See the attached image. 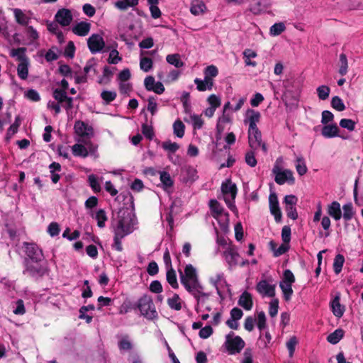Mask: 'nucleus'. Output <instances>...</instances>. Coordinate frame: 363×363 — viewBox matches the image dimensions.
I'll list each match as a JSON object with an SVG mask.
<instances>
[{
  "mask_svg": "<svg viewBox=\"0 0 363 363\" xmlns=\"http://www.w3.org/2000/svg\"><path fill=\"white\" fill-rule=\"evenodd\" d=\"M340 126L350 132L354 130L356 122L349 118H342L340 121Z\"/></svg>",
  "mask_w": 363,
  "mask_h": 363,
  "instance_id": "nucleus-55",
  "label": "nucleus"
},
{
  "mask_svg": "<svg viewBox=\"0 0 363 363\" xmlns=\"http://www.w3.org/2000/svg\"><path fill=\"white\" fill-rule=\"evenodd\" d=\"M224 257L230 266H235L240 263V255L235 246L228 244L224 250Z\"/></svg>",
  "mask_w": 363,
  "mask_h": 363,
  "instance_id": "nucleus-14",
  "label": "nucleus"
},
{
  "mask_svg": "<svg viewBox=\"0 0 363 363\" xmlns=\"http://www.w3.org/2000/svg\"><path fill=\"white\" fill-rule=\"evenodd\" d=\"M189 293H190L197 301V306L196 308V311L198 313L201 311L204 306V303L209 298L210 294L203 291L202 286L199 287V289H195L189 291Z\"/></svg>",
  "mask_w": 363,
  "mask_h": 363,
  "instance_id": "nucleus-15",
  "label": "nucleus"
},
{
  "mask_svg": "<svg viewBox=\"0 0 363 363\" xmlns=\"http://www.w3.org/2000/svg\"><path fill=\"white\" fill-rule=\"evenodd\" d=\"M180 280L188 292L201 286L199 281L196 269L190 264L186 265L184 272H180Z\"/></svg>",
  "mask_w": 363,
  "mask_h": 363,
  "instance_id": "nucleus-2",
  "label": "nucleus"
},
{
  "mask_svg": "<svg viewBox=\"0 0 363 363\" xmlns=\"http://www.w3.org/2000/svg\"><path fill=\"white\" fill-rule=\"evenodd\" d=\"M261 113L255 109L248 108L246 110L244 116V124L248 125V128H257V124L259 123Z\"/></svg>",
  "mask_w": 363,
  "mask_h": 363,
  "instance_id": "nucleus-13",
  "label": "nucleus"
},
{
  "mask_svg": "<svg viewBox=\"0 0 363 363\" xmlns=\"http://www.w3.org/2000/svg\"><path fill=\"white\" fill-rule=\"evenodd\" d=\"M138 220L133 211L125 210L120 211L118 219L113 224V233L127 236L138 228Z\"/></svg>",
  "mask_w": 363,
  "mask_h": 363,
  "instance_id": "nucleus-1",
  "label": "nucleus"
},
{
  "mask_svg": "<svg viewBox=\"0 0 363 363\" xmlns=\"http://www.w3.org/2000/svg\"><path fill=\"white\" fill-rule=\"evenodd\" d=\"M185 131V125L180 120H177L173 123V132L179 138H183Z\"/></svg>",
  "mask_w": 363,
  "mask_h": 363,
  "instance_id": "nucleus-47",
  "label": "nucleus"
},
{
  "mask_svg": "<svg viewBox=\"0 0 363 363\" xmlns=\"http://www.w3.org/2000/svg\"><path fill=\"white\" fill-rule=\"evenodd\" d=\"M166 60L169 64L174 66L176 68H181L184 65L179 54L168 55L166 57Z\"/></svg>",
  "mask_w": 363,
  "mask_h": 363,
  "instance_id": "nucleus-44",
  "label": "nucleus"
},
{
  "mask_svg": "<svg viewBox=\"0 0 363 363\" xmlns=\"http://www.w3.org/2000/svg\"><path fill=\"white\" fill-rule=\"evenodd\" d=\"M118 347L121 351H129L132 348V342L128 336H123L118 341Z\"/></svg>",
  "mask_w": 363,
  "mask_h": 363,
  "instance_id": "nucleus-53",
  "label": "nucleus"
},
{
  "mask_svg": "<svg viewBox=\"0 0 363 363\" xmlns=\"http://www.w3.org/2000/svg\"><path fill=\"white\" fill-rule=\"evenodd\" d=\"M87 45L91 53H98L103 50L105 42L99 34H92L87 40Z\"/></svg>",
  "mask_w": 363,
  "mask_h": 363,
  "instance_id": "nucleus-12",
  "label": "nucleus"
},
{
  "mask_svg": "<svg viewBox=\"0 0 363 363\" xmlns=\"http://www.w3.org/2000/svg\"><path fill=\"white\" fill-rule=\"evenodd\" d=\"M91 29V23L86 21L77 23L72 27V32L79 36H86Z\"/></svg>",
  "mask_w": 363,
  "mask_h": 363,
  "instance_id": "nucleus-25",
  "label": "nucleus"
},
{
  "mask_svg": "<svg viewBox=\"0 0 363 363\" xmlns=\"http://www.w3.org/2000/svg\"><path fill=\"white\" fill-rule=\"evenodd\" d=\"M138 308L147 319L153 320L157 317L155 304L149 296L145 295L138 300Z\"/></svg>",
  "mask_w": 363,
  "mask_h": 363,
  "instance_id": "nucleus-6",
  "label": "nucleus"
},
{
  "mask_svg": "<svg viewBox=\"0 0 363 363\" xmlns=\"http://www.w3.org/2000/svg\"><path fill=\"white\" fill-rule=\"evenodd\" d=\"M232 121L231 116L227 113H223L222 116L218 118L216 128L219 133H222L226 124L230 123Z\"/></svg>",
  "mask_w": 363,
  "mask_h": 363,
  "instance_id": "nucleus-38",
  "label": "nucleus"
},
{
  "mask_svg": "<svg viewBox=\"0 0 363 363\" xmlns=\"http://www.w3.org/2000/svg\"><path fill=\"white\" fill-rule=\"evenodd\" d=\"M240 363H255L253 360V352L252 349L247 348L243 352Z\"/></svg>",
  "mask_w": 363,
  "mask_h": 363,
  "instance_id": "nucleus-64",
  "label": "nucleus"
},
{
  "mask_svg": "<svg viewBox=\"0 0 363 363\" xmlns=\"http://www.w3.org/2000/svg\"><path fill=\"white\" fill-rule=\"evenodd\" d=\"M295 282V277L289 269L284 272L282 280L279 283V287L281 289L284 299L286 301L291 300L293 295L292 284Z\"/></svg>",
  "mask_w": 363,
  "mask_h": 363,
  "instance_id": "nucleus-8",
  "label": "nucleus"
},
{
  "mask_svg": "<svg viewBox=\"0 0 363 363\" xmlns=\"http://www.w3.org/2000/svg\"><path fill=\"white\" fill-rule=\"evenodd\" d=\"M74 128L76 134L82 138H90L94 134L92 127L83 121H76Z\"/></svg>",
  "mask_w": 363,
  "mask_h": 363,
  "instance_id": "nucleus-18",
  "label": "nucleus"
},
{
  "mask_svg": "<svg viewBox=\"0 0 363 363\" xmlns=\"http://www.w3.org/2000/svg\"><path fill=\"white\" fill-rule=\"evenodd\" d=\"M269 246L275 257L284 254L289 249L288 244L285 242L277 247V244L274 241H270Z\"/></svg>",
  "mask_w": 363,
  "mask_h": 363,
  "instance_id": "nucleus-41",
  "label": "nucleus"
},
{
  "mask_svg": "<svg viewBox=\"0 0 363 363\" xmlns=\"http://www.w3.org/2000/svg\"><path fill=\"white\" fill-rule=\"evenodd\" d=\"M29 66V60L18 63L17 66V74L20 79L25 80L28 78Z\"/></svg>",
  "mask_w": 363,
  "mask_h": 363,
  "instance_id": "nucleus-39",
  "label": "nucleus"
},
{
  "mask_svg": "<svg viewBox=\"0 0 363 363\" xmlns=\"http://www.w3.org/2000/svg\"><path fill=\"white\" fill-rule=\"evenodd\" d=\"M331 106L338 111H342L345 109L343 101L337 96L332 98Z\"/></svg>",
  "mask_w": 363,
  "mask_h": 363,
  "instance_id": "nucleus-58",
  "label": "nucleus"
},
{
  "mask_svg": "<svg viewBox=\"0 0 363 363\" xmlns=\"http://www.w3.org/2000/svg\"><path fill=\"white\" fill-rule=\"evenodd\" d=\"M209 283L216 289L217 294L221 296L222 290L227 287V281L224 273L217 272L208 278Z\"/></svg>",
  "mask_w": 363,
  "mask_h": 363,
  "instance_id": "nucleus-11",
  "label": "nucleus"
},
{
  "mask_svg": "<svg viewBox=\"0 0 363 363\" xmlns=\"http://www.w3.org/2000/svg\"><path fill=\"white\" fill-rule=\"evenodd\" d=\"M189 118H184L186 123L192 125L194 129H201L203 125V120L201 115L190 113Z\"/></svg>",
  "mask_w": 363,
  "mask_h": 363,
  "instance_id": "nucleus-34",
  "label": "nucleus"
},
{
  "mask_svg": "<svg viewBox=\"0 0 363 363\" xmlns=\"http://www.w3.org/2000/svg\"><path fill=\"white\" fill-rule=\"evenodd\" d=\"M88 182L92 190L97 193L99 192L101 189V184L98 179V177L94 174H90L88 177Z\"/></svg>",
  "mask_w": 363,
  "mask_h": 363,
  "instance_id": "nucleus-54",
  "label": "nucleus"
},
{
  "mask_svg": "<svg viewBox=\"0 0 363 363\" xmlns=\"http://www.w3.org/2000/svg\"><path fill=\"white\" fill-rule=\"evenodd\" d=\"M245 346V342L241 337L230 332L225 335L223 347L230 355H235L240 353Z\"/></svg>",
  "mask_w": 363,
  "mask_h": 363,
  "instance_id": "nucleus-4",
  "label": "nucleus"
},
{
  "mask_svg": "<svg viewBox=\"0 0 363 363\" xmlns=\"http://www.w3.org/2000/svg\"><path fill=\"white\" fill-rule=\"evenodd\" d=\"M328 214L335 220H339L342 218V211L340 204L337 201H333L328 206Z\"/></svg>",
  "mask_w": 363,
  "mask_h": 363,
  "instance_id": "nucleus-26",
  "label": "nucleus"
},
{
  "mask_svg": "<svg viewBox=\"0 0 363 363\" xmlns=\"http://www.w3.org/2000/svg\"><path fill=\"white\" fill-rule=\"evenodd\" d=\"M322 135L325 138H332L335 137H340L342 139H346V137L339 135V128L335 123H330L325 125L321 130Z\"/></svg>",
  "mask_w": 363,
  "mask_h": 363,
  "instance_id": "nucleus-21",
  "label": "nucleus"
},
{
  "mask_svg": "<svg viewBox=\"0 0 363 363\" xmlns=\"http://www.w3.org/2000/svg\"><path fill=\"white\" fill-rule=\"evenodd\" d=\"M210 208L213 218H215L222 230H225L229 223V215L225 212L220 203L216 200L210 201Z\"/></svg>",
  "mask_w": 363,
  "mask_h": 363,
  "instance_id": "nucleus-7",
  "label": "nucleus"
},
{
  "mask_svg": "<svg viewBox=\"0 0 363 363\" xmlns=\"http://www.w3.org/2000/svg\"><path fill=\"white\" fill-rule=\"evenodd\" d=\"M255 323L260 331L267 328V318L264 311H259L256 313Z\"/></svg>",
  "mask_w": 363,
  "mask_h": 363,
  "instance_id": "nucleus-43",
  "label": "nucleus"
},
{
  "mask_svg": "<svg viewBox=\"0 0 363 363\" xmlns=\"http://www.w3.org/2000/svg\"><path fill=\"white\" fill-rule=\"evenodd\" d=\"M286 30V26L283 22L276 23L269 28V34L272 36H277Z\"/></svg>",
  "mask_w": 363,
  "mask_h": 363,
  "instance_id": "nucleus-50",
  "label": "nucleus"
},
{
  "mask_svg": "<svg viewBox=\"0 0 363 363\" xmlns=\"http://www.w3.org/2000/svg\"><path fill=\"white\" fill-rule=\"evenodd\" d=\"M203 74L205 79L209 81H213V79L218 74V69L213 65H208L204 69Z\"/></svg>",
  "mask_w": 363,
  "mask_h": 363,
  "instance_id": "nucleus-42",
  "label": "nucleus"
},
{
  "mask_svg": "<svg viewBox=\"0 0 363 363\" xmlns=\"http://www.w3.org/2000/svg\"><path fill=\"white\" fill-rule=\"evenodd\" d=\"M295 167L297 173L300 176L306 174L308 172V168L306 164L305 159L301 155L296 157L295 160Z\"/></svg>",
  "mask_w": 363,
  "mask_h": 363,
  "instance_id": "nucleus-35",
  "label": "nucleus"
},
{
  "mask_svg": "<svg viewBox=\"0 0 363 363\" xmlns=\"http://www.w3.org/2000/svg\"><path fill=\"white\" fill-rule=\"evenodd\" d=\"M162 147L166 152H167L169 159L171 160H172L171 154L174 153L179 148V145L177 143L172 142L171 140L163 142Z\"/></svg>",
  "mask_w": 363,
  "mask_h": 363,
  "instance_id": "nucleus-40",
  "label": "nucleus"
},
{
  "mask_svg": "<svg viewBox=\"0 0 363 363\" xmlns=\"http://www.w3.org/2000/svg\"><path fill=\"white\" fill-rule=\"evenodd\" d=\"M166 278L167 282L171 285L173 289H177L179 286L177 275L175 271L172 267L167 269Z\"/></svg>",
  "mask_w": 363,
  "mask_h": 363,
  "instance_id": "nucleus-46",
  "label": "nucleus"
},
{
  "mask_svg": "<svg viewBox=\"0 0 363 363\" xmlns=\"http://www.w3.org/2000/svg\"><path fill=\"white\" fill-rule=\"evenodd\" d=\"M98 146L89 142L86 144V147L80 143H76L72 146V152L74 156L80 157H86L88 155L97 157Z\"/></svg>",
  "mask_w": 363,
  "mask_h": 363,
  "instance_id": "nucleus-9",
  "label": "nucleus"
},
{
  "mask_svg": "<svg viewBox=\"0 0 363 363\" xmlns=\"http://www.w3.org/2000/svg\"><path fill=\"white\" fill-rule=\"evenodd\" d=\"M159 3L160 0H147L151 17L154 19H157L162 16V11L158 7Z\"/></svg>",
  "mask_w": 363,
  "mask_h": 363,
  "instance_id": "nucleus-31",
  "label": "nucleus"
},
{
  "mask_svg": "<svg viewBox=\"0 0 363 363\" xmlns=\"http://www.w3.org/2000/svg\"><path fill=\"white\" fill-rule=\"evenodd\" d=\"M26 34L31 43L38 40L39 38L38 31L33 26H28L26 28Z\"/></svg>",
  "mask_w": 363,
  "mask_h": 363,
  "instance_id": "nucleus-60",
  "label": "nucleus"
},
{
  "mask_svg": "<svg viewBox=\"0 0 363 363\" xmlns=\"http://www.w3.org/2000/svg\"><path fill=\"white\" fill-rule=\"evenodd\" d=\"M238 304L246 311H250L253 306L252 296L247 291H244L240 296Z\"/></svg>",
  "mask_w": 363,
  "mask_h": 363,
  "instance_id": "nucleus-28",
  "label": "nucleus"
},
{
  "mask_svg": "<svg viewBox=\"0 0 363 363\" xmlns=\"http://www.w3.org/2000/svg\"><path fill=\"white\" fill-rule=\"evenodd\" d=\"M248 143L253 150L258 149L262 144V133L259 128H248Z\"/></svg>",
  "mask_w": 363,
  "mask_h": 363,
  "instance_id": "nucleus-17",
  "label": "nucleus"
},
{
  "mask_svg": "<svg viewBox=\"0 0 363 363\" xmlns=\"http://www.w3.org/2000/svg\"><path fill=\"white\" fill-rule=\"evenodd\" d=\"M256 289L259 294L264 296L273 297L275 294L274 286L267 280H261L257 284Z\"/></svg>",
  "mask_w": 363,
  "mask_h": 363,
  "instance_id": "nucleus-20",
  "label": "nucleus"
},
{
  "mask_svg": "<svg viewBox=\"0 0 363 363\" xmlns=\"http://www.w3.org/2000/svg\"><path fill=\"white\" fill-rule=\"evenodd\" d=\"M89 310H94V306L93 305H88L81 307L79 315L80 319H84L88 323H91L92 320V316L86 315V313Z\"/></svg>",
  "mask_w": 363,
  "mask_h": 363,
  "instance_id": "nucleus-52",
  "label": "nucleus"
},
{
  "mask_svg": "<svg viewBox=\"0 0 363 363\" xmlns=\"http://www.w3.org/2000/svg\"><path fill=\"white\" fill-rule=\"evenodd\" d=\"M316 91L319 99L326 100L329 96L330 89L328 86L321 85L317 88Z\"/></svg>",
  "mask_w": 363,
  "mask_h": 363,
  "instance_id": "nucleus-57",
  "label": "nucleus"
},
{
  "mask_svg": "<svg viewBox=\"0 0 363 363\" xmlns=\"http://www.w3.org/2000/svg\"><path fill=\"white\" fill-rule=\"evenodd\" d=\"M152 60L147 57H141L140 60V68L145 72H149L152 68Z\"/></svg>",
  "mask_w": 363,
  "mask_h": 363,
  "instance_id": "nucleus-56",
  "label": "nucleus"
},
{
  "mask_svg": "<svg viewBox=\"0 0 363 363\" xmlns=\"http://www.w3.org/2000/svg\"><path fill=\"white\" fill-rule=\"evenodd\" d=\"M116 96V92L114 91H104L101 94V96L106 104H109L115 100Z\"/></svg>",
  "mask_w": 363,
  "mask_h": 363,
  "instance_id": "nucleus-63",
  "label": "nucleus"
},
{
  "mask_svg": "<svg viewBox=\"0 0 363 363\" xmlns=\"http://www.w3.org/2000/svg\"><path fill=\"white\" fill-rule=\"evenodd\" d=\"M26 254L28 257L26 260H30V262H35L38 264L44 259V255L42 250L34 243H25Z\"/></svg>",
  "mask_w": 363,
  "mask_h": 363,
  "instance_id": "nucleus-10",
  "label": "nucleus"
},
{
  "mask_svg": "<svg viewBox=\"0 0 363 363\" xmlns=\"http://www.w3.org/2000/svg\"><path fill=\"white\" fill-rule=\"evenodd\" d=\"M122 60L121 57L119 55V52L117 50L113 49L110 51L109 56L108 58V62L109 64L116 65Z\"/></svg>",
  "mask_w": 363,
  "mask_h": 363,
  "instance_id": "nucleus-62",
  "label": "nucleus"
},
{
  "mask_svg": "<svg viewBox=\"0 0 363 363\" xmlns=\"http://www.w3.org/2000/svg\"><path fill=\"white\" fill-rule=\"evenodd\" d=\"M269 209L277 222L281 220V212L279 208V201L275 192H271L269 196Z\"/></svg>",
  "mask_w": 363,
  "mask_h": 363,
  "instance_id": "nucleus-16",
  "label": "nucleus"
},
{
  "mask_svg": "<svg viewBox=\"0 0 363 363\" xmlns=\"http://www.w3.org/2000/svg\"><path fill=\"white\" fill-rule=\"evenodd\" d=\"M113 243L112 245V247L115 249L116 250L121 252L123 250L121 240L123 238H124L125 236L121 234H118L117 233H113Z\"/></svg>",
  "mask_w": 363,
  "mask_h": 363,
  "instance_id": "nucleus-59",
  "label": "nucleus"
},
{
  "mask_svg": "<svg viewBox=\"0 0 363 363\" xmlns=\"http://www.w3.org/2000/svg\"><path fill=\"white\" fill-rule=\"evenodd\" d=\"M169 307L175 311H180L182 308L183 301L177 294H174L172 297L167 298Z\"/></svg>",
  "mask_w": 363,
  "mask_h": 363,
  "instance_id": "nucleus-37",
  "label": "nucleus"
},
{
  "mask_svg": "<svg viewBox=\"0 0 363 363\" xmlns=\"http://www.w3.org/2000/svg\"><path fill=\"white\" fill-rule=\"evenodd\" d=\"M207 7L202 0H192L190 4V12L194 16H201L206 13Z\"/></svg>",
  "mask_w": 363,
  "mask_h": 363,
  "instance_id": "nucleus-24",
  "label": "nucleus"
},
{
  "mask_svg": "<svg viewBox=\"0 0 363 363\" xmlns=\"http://www.w3.org/2000/svg\"><path fill=\"white\" fill-rule=\"evenodd\" d=\"M90 215L97 221V225L99 228H103L105 227L106 222L108 220V217L104 210L99 209L94 213L91 211L90 213Z\"/></svg>",
  "mask_w": 363,
  "mask_h": 363,
  "instance_id": "nucleus-30",
  "label": "nucleus"
},
{
  "mask_svg": "<svg viewBox=\"0 0 363 363\" xmlns=\"http://www.w3.org/2000/svg\"><path fill=\"white\" fill-rule=\"evenodd\" d=\"M298 340L296 336H291L286 342V347L289 352V356L293 357Z\"/></svg>",
  "mask_w": 363,
  "mask_h": 363,
  "instance_id": "nucleus-48",
  "label": "nucleus"
},
{
  "mask_svg": "<svg viewBox=\"0 0 363 363\" xmlns=\"http://www.w3.org/2000/svg\"><path fill=\"white\" fill-rule=\"evenodd\" d=\"M344 263H345V257L342 255L338 254L335 257V259L333 261V269L336 274H338L340 273Z\"/></svg>",
  "mask_w": 363,
  "mask_h": 363,
  "instance_id": "nucleus-49",
  "label": "nucleus"
},
{
  "mask_svg": "<svg viewBox=\"0 0 363 363\" xmlns=\"http://www.w3.org/2000/svg\"><path fill=\"white\" fill-rule=\"evenodd\" d=\"M221 191L223 199L229 209L238 216V211L235 205V199L237 195L236 185L230 179H227L222 184Z\"/></svg>",
  "mask_w": 363,
  "mask_h": 363,
  "instance_id": "nucleus-3",
  "label": "nucleus"
},
{
  "mask_svg": "<svg viewBox=\"0 0 363 363\" xmlns=\"http://www.w3.org/2000/svg\"><path fill=\"white\" fill-rule=\"evenodd\" d=\"M342 210V217L347 221L350 220L355 213L353 206L351 203L343 205Z\"/></svg>",
  "mask_w": 363,
  "mask_h": 363,
  "instance_id": "nucleus-51",
  "label": "nucleus"
},
{
  "mask_svg": "<svg viewBox=\"0 0 363 363\" xmlns=\"http://www.w3.org/2000/svg\"><path fill=\"white\" fill-rule=\"evenodd\" d=\"M26 52V49L25 48H18L16 49H13L11 51V56L12 57L16 58V60L18 61V63H21L22 62H26L28 61L29 59L27 57Z\"/></svg>",
  "mask_w": 363,
  "mask_h": 363,
  "instance_id": "nucleus-36",
  "label": "nucleus"
},
{
  "mask_svg": "<svg viewBox=\"0 0 363 363\" xmlns=\"http://www.w3.org/2000/svg\"><path fill=\"white\" fill-rule=\"evenodd\" d=\"M139 4V0H118L114 3V6L120 11H126L134 8Z\"/></svg>",
  "mask_w": 363,
  "mask_h": 363,
  "instance_id": "nucleus-33",
  "label": "nucleus"
},
{
  "mask_svg": "<svg viewBox=\"0 0 363 363\" xmlns=\"http://www.w3.org/2000/svg\"><path fill=\"white\" fill-rule=\"evenodd\" d=\"M344 336V331L342 329H336L334 332L328 335L327 340L333 344L335 345L338 343Z\"/></svg>",
  "mask_w": 363,
  "mask_h": 363,
  "instance_id": "nucleus-45",
  "label": "nucleus"
},
{
  "mask_svg": "<svg viewBox=\"0 0 363 363\" xmlns=\"http://www.w3.org/2000/svg\"><path fill=\"white\" fill-rule=\"evenodd\" d=\"M282 162V158L279 157L272 169V172L275 176L274 180L277 184L282 185L286 182L294 184L295 179L293 172L290 169H282L280 167V163Z\"/></svg>",
  "mask_w": 363,
  "mask_h": 363,
  "instance_id": "nucleus-5",
  "label": "nucleus"
},
{
  "mask_svg": "<svg viewBox=\"0 0 363 363\" xmlns=\"http://www.w3.org/2000/svg\"><path fill=\"white\" fill-rule=\"evenodd\" d=\"M194 84L196 85V89L199 91H206L212 90L214 84V81H209L205 77L201 79L196 78L194 80Z\"/></svg>",
  "mask_w": 363,
  "mask_h": 363,
  "instance_id": "nucleus-29",
  "label": "nucleus"
},
{
  "mask_svg": "<svg viewBox=\"0 0 363 363\" xmlns=\"http://www.w3.org/2000/svg\"><path fill=\"white\" fill-rule=\"evenodd\" d=\"M26 272L31 276H43L45 274V269L40 264V262L36 264L35 262H30V260H26Z\"/></svg>",
  "mask_w": 363,
  "mask_h": 363,
  "instance_id": "nucleus-23",
  "label": "nucleus"
},
{
  "mask_svg": "<svg viewBox=\"0 0 363 363\" xmlns=\"http://www.w3.org/2000/svg\"><path fill=\"white\" fill-rule=\"evenodd\" d=\"M340 69H339V73L341 75L344 76L347 72L348 64H347V57L343 53H342L340 55Z\"/></svg>",
  "mask_w": 363,
  "mask_h": 363,
  "instance_id": "nucleus-61",
  "label": "nucleus"
},
{
  "mask_svg": "<svg viewBox=\"0 0 363 363\" xmlns=\"http://www.w3.org/2000/svg\"><path fill=\"white\" fill-rule=\"evenodd\" d=\"M55 20L62 26H69L72 21V13L67 9H60L55 15Z\"/></svg>",
  "mask_w": 363,
  "mask_h": 363,
  "instance_id": "nucleus-22",
  "label": "nucleus"
},
{
  "mask_svg": "<svg viewBox=\"0 0 363 363\" xmlns=\"http://www.w3.org/2000/svg\"><path fill=\"white\" fill-rule=\"evenodd\" d=\"M242 55L246 66H250L252 67H255L257 66V63L255 61L252 60V59H254L257 56L256 51L249 48L245 49L243 51Z\"/></svg>",
  "mask_w": 363,
  "mask_h": 363,
  "instance_id": "nucleus-32",
  "label": "nucleus"
},
{
  "mask_svg": "<svg viewBox=\"0 0 363 363\" xmlns=\"http://www.w3.org/2000/svg\"><path fill=\"white\" fill-rule=\"evenodd\" d=\"M13 13L16 21L22 26H27L30 20V18L26 14L25 11L21 9H13Z\"/></svg>",
  "mask_w": 363,
  "mask_h": 363,
  "instance_id": "nucleus-27",
  "label": "nucleus"
},
{
  "mask_svg": "<svg viewBox=\"0 0 363 363\" xmlns=\"http://www.w3.org/2000/svg\"><path fill=\"white\" fill-rule=\"evenodd\" d=\"M330 309L336 318H341L345 311V306L340 303V294L337 293L330 303Z\"/></svg>",
  "mask_w": 363,
  "mask_h": 363,
  "instance_id": "nucleus-19",
  "label": "nucleus"
}]
</instances>
